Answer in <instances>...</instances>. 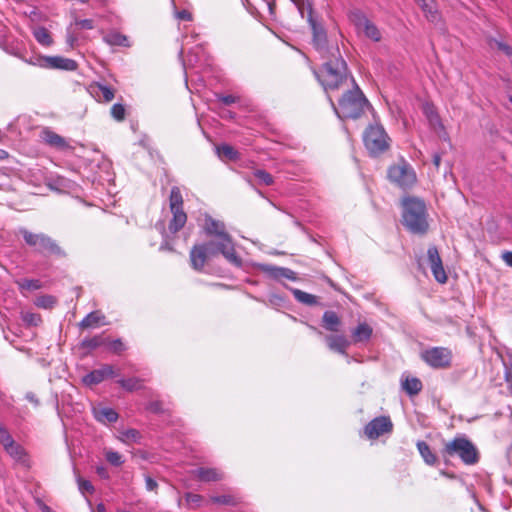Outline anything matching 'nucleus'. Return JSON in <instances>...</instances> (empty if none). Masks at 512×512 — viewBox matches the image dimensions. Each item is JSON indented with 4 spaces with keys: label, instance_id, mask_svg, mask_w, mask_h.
<instances>
[{
    "label": "nucleus",
    "instance_id": "obj_1",
    "mask_svg": "<svg viewBox=\"0 0 512 512\" xmlns=\"http://www.w3.org/2000/svg\"><path fill=\"white\" fill-rule=\"evenodd\" d=\"M322 53L324 62L318 71H314V74L323 89L329 92L348 87L352 77L349 75L347 63L339 47L337 45L327 47Z\"/></svg>",
    "mask_w": 512,
    "mask_h": 512
},
{
    "label": "nucleus",
    "instance_id": "obj_2",
    "mask_svg": "<svg viewBox=\"0 0 512 512\" xmlns=\"http://www.w3.org/2000/svg\"><path fill=\"white\" fill-rule=\"evenodd\" d=\"M402 224L412 234L423 236L429 230V214L423 199L406 196L401 201Z\"/></svg>",
    "mask_w": 512,
    "mask_h": 512
},
{
    "label": "nucleus",
    "instance_id": "obj_3",
    "mask_svg": "<svg viewBox=\"0 0 512 512\" xmlns=\"http://www.w3.org/2000/svg\"><path fill=\"white\" fill-rule=\"evenodd\" d=\"M204 231L206 236L212 238L208 243L220 250L221 255L235 267L242 266V259L235 251L232 237L227 233L226 226L222 221L216 220L211 216L205 217Z\"/></svg>",
    "mask_w": 512,
    "mask_h": 512
},
{
    "label": "nucleus",
    "instance_id": "obj_4",
    "mask_svg": "<svg viewBox=\"0 0 512 512\" xmlns=\"http://www.w3.org/2000/svg\"><path fill=\"white\" fill-rule=\"evenodd\" d=\"M352 89H348L338 101V107L335 106L331 98L329 101L334 108L336 115L341 119H357L370 106L367 98L351 78Z\"/></svg>",
    "mask_w": 512,
    "mask_h": 512
},
{
    "label": "nucleus",
    "instance_id": "obj_5",
    "mask_svg": "<svg viewBox=\"0 0 512 512\" xmlns=\"http://www.w3.org/2000/svg\"><path fill=\"white\" fill-rule=\"evenodd\" d=\"M363 143L370 156L378 157L389 150L391 138L381 124L375 123L364 130Z\"/></svg>",
    "mask_w": 512,
    "mask_h": 512
},
{
    "label": "nucleus",
    "instance_id": "obj_6",
    "mask_svg": "<svg viewBox=\"0 0 512 512\" xmlns=\"http://www.w3.org/2000/svg\"><path fill=\"white\" fill-rule=\"evenodd\" d=\"M443 455L458 456L466 465H475L479 461V452L476 446L466 436L455 437L446 443L443 448Z\"/></svg>",
    "mask_w": 512,
    "mask_h": 512
},
{
    "label": "nucleus",
    "instance_id": "obj_7",
    "mask_svg": "<svg viewBox=\"0 0 512 512\" xmlns=\"http://www.w3.org/2000/svg\"><path fill=\"white\" fill-rule=\"evenodd\" d=\"M19 233L22 235L25 243L33 247L36 252L49 253L60 257L65 256V252L48 235L44 233H33L26 228H20Z\"/></svg>",
    "mask_w": 512,
    "mask_h": 512
},
{
    "label": "nucleus",
    "instance_id": "obj_8",
    "mask_svg": "<svg viewBox=\"0 0 512 512\" xmlns=\"http://www.w3.org/2000/svg\"><path fill=\"white\" fill-rule=\"evenodd\" d=\"M420 358L433 369H448L452 365L453 353L448 347H429L421 351Z\"/></svg>",
    "mask_w": 512,
    "mask_h": 512
},
{
    "label": "nucleus",
    "instance_id": "obj_9",
    "mask_svg": "<svg viewBox=\"0 0 512 512\" xmlns=\"http://www.w3.org/2000/svg\"><path fill=\"white\" fill-rule=\"evenodd\" d=\"M169 206L173 216L169 222L168 229L170 233L176 234L187 222V215L183 210V197L177 186L171 188Z\"/></svg>",
    "mask_w": 512,
    "mask_h": 512
},
{
    "label": "nucleus",
    "instance_id": "obj_10",
    "mask_svg": "<svg viewBox=\"0 0 512 512\" xmlns=\"http://www.w3.org/2000/svg\"><path fill=\"white\" fill-rule=\"evenodd\" d=\"M348 18L358 33H363L365 37L374 42L381 41V31L360 9H353L349 11Z\"/></svg>",
    "mask_w": 512,
    "mask_h": 512
},
{
    "label": "nucleus",
    "instance_id": "obj_11",
    "mask_svg": "<svg viewBox=\"0 0 512 512\" xmlns=\"http://www.w3.org/2000/svg\"><path fill=\"white\" fill-rule=\"evenodd\" d=\"M388 178L402 189L410 188L416 182L415 171L406 161L391 166L388 169Z\"/></svg>",
    "mask_w": 512,
    "mask_h": 512
},
{
    "label": "nucleus",
    "instance_id": "obj_12",
    "mask_svg": "<svg viewBox=\"0 0 512 512\" xmlns=\"http://www.w3.org/2000/svg\"><path fill=\"white\" fill-rule=\"evenodd\" d=\"M220 253L214 244L208 242L194 245L190 251V262L193 269L201 271L208 257L216 256Z\"/></svg>",
    "mask_w": 512,
    "mask_h": 512
},
{
    "label": "nucleus",
    "instance_id": "obj_13",
    "mask_svg": "<svg viewBox=\"0 0 512 512\" xmlns=\"http://www.w3.org/2000/svg\"><path fill=\"white\" fill-rule=\"evenodd\" d=\"M393 424L389 417L379 416L371 420L364 428L365 435L370 439H376L381 435L391 432Z\"/></svg>",
    "mask_w": 512,
    "mask_h": 512
},
{
    "label": "nucleus",
    "instance_id": "obj_14",
    "mask_svg": "<svg viewBox=\"0 0 512 512\" xmlns=\"http://www.w3.org/2000/svg\"><path fill=\"white\" fill-rule=\"evenodd\" d=\"M309 23V26L312 30L313 34V43L318 50H323V52L327 49L325 48L327 42V34L326 30L323 27L321 21L313 14L309 17L305 18Z\"/></svg>",
    "mask_w": 512,
    "mask_h": 512
},
{
    "label": "nucleus",
    "instance_id": "obj_15",
    "mask_svg": "<svg viewBox=\"0 0 512 512\" xmlns=\"http://www.w3.org/2000/svg\"><path fill=\"white\" fill-rule=\"evenodd\" d=\"M427 256L434 278L439 283H445L447 281V275L444 270L442 260L436 246H430L428 248Z\"/></svg>",
    "mask_w": 512,
    "mask_h": 512
},
{
    "label": "nucleus",
    "instance_id": "obj_16",
    "mask_svg": "<svg viewBox=\"0 0 512 512\" xmlns=\"http://www.w3.org/2000/svg\"><path fill=\"white\" fill-rule=\"evenodd\" d=\"M115 371L112 365L104 364L98 369H94L82 377V382L86 386H93L103 382L105 379L113 377Z\"/></svg>",
    "mask_w": 512,
    "mask_h": 512
},
{
    "label": "nucleus",
    "instance_id": "obj_17",
    "mask_svg": "<svg viewBox=\"0 0 512 512\" xmlns=\"http://www.w3.org/2000/svg\"><path fill=\"white\" fill-rule=\"evenodd\" d=\"M261 270L274 280H280L281 278H285L290 281L298 280L297 273L290 268L264 264L261 265Z\"/></svg>",
    "mask_w": 512,
    "mask_h": 512
},
{
    "label": "nucleus",
    "instance_id": "obj_18",
    "mask_svg": "<svg viewBox=\"0 0 512 512\" xmlns=\"http://www.w3.org/2000/svg\"><path fill=\"white\" fill-rule=\"evenodd\" d=\"M423 113L427 118L430 127L437 133L444 131V125L441 118L436 111V108L431 103H425L423 106Z\"/></svg>",
    "mask_w": 512,
    "mask_h": 512
},
{
    "label": "nucleus",
    "instance_id": "obj_19",
    "mask_svg": "<svg viewBox=\"0 0 512 512\" xmlns=\"http://www.w3.org/2000/svg\"><path fill=\"white\" fill-rule=\"evenodd\" d=\"M195 477L202 482H217L224 478V473L217 468L200 467L194 471Z\"/></svg>",
    "mask_w": 512,
    "mask_h": 512
},
{
    "label": "nucleus",
    "instance_id": "obj_20",
    "mask_svg": "<svg viewBox=\"0 0 512 512\" xmlns=\"http://www.w3.org/2000/svg\"><path fill=\"white\" fill-rule=\"evenodd\" d=\"M325 341L330 350L348 357L346 349L350 342L343 335H327Z\"/></svg>",
    "mask_w": 512,
    "mask_h": 512
},
{
    "label": "nucleus",
    "instance_id": "obj_21",
    "mask_svg": "<svg viewBox=\"0 0 512 512\" xmlns=\"http://www.w3.org/2000/svg\"><path fill=\"white\" fill-rule=\"evenodd\" d=\"M42 138L47 145L58 150H66L70 148V145L66 139L52 130L45 129L42 132Z\"/></svg>",
    "mask_w": 512,
    "mask_h": 512
},
{
    "label": "nucleus",
    "instance_id": "obj_22",
    "mask_svg": "<svg viewBox=\"0 0 512 512\" xmlns=\"http://www.w3.org/2000/svg\"><path fill=\"white\" fill-rule=\"evenodd\" d=\"M47 69H59L65 71H74L77 69V63L73 59L61 56H49Z\"/></svg>",
    "mask_w": 512,
    "mask_h": 512
},
{
    "label": "nucleus",
    "instance_id": "obj_23",
    "mask_svg": "<svg viewBox=\"0 0 512 512\" xmlns=\"http://www.w3.org/2000/svg\"><path fill=\"white\" fill-rule=\"evenodd\" d=\"M6 453L13 458L16 462L27 466L29 463L28 455L25 449L15 441L10 443L8 446L4 448Z\"/></svg>",
    "mask_w": 512,
    "mask_h": 512
},
{
    "label": "nucleus",
    "instance_id": "obj_24",
    "mask_svg": "<svg viewBox=\"0 0 512 512\" xmlns=\"http://www.w3.org/2000/svg\"><path fill=\"white\" fill-rule=\"evenodd\" d=\"M402 389L409 395L415 396L420 393L423 388L422 382L417 377L402 376L401 378Z\"/></svg>",
    "mask_w": 512,
    "mask_h": 512
},
{
    "label": "nucleus",
    "instance_id": "obj_25",
    "mask_svg": "<svg viewBox=\"0 0 512 512\" xmlns=\"http://www.w3.org/2000/svg\"><path fill=\"white\" fill-rule=\"evenodd\" d=\"M283 286L293 294L294 298L298 302H300L304 305H307V306H315L318 304L317 296L307 293L305 291H302L300 289L290 287L289 285H287L285 283L283 284Z\"/></svg>",
    "mask_w": 512,
    "mask_h": 512
},
{
    "label": "nucleus",
    "instance_id": "obj_26",
    "mask_svg": "<svg viewBox=\"0 0 512 512\" xmlns=\"http://www.w3.org/2000/svg\"><path fill=\"white\" fill-rule=\"evenodd\" d=\"M91 88L94 97H96L98 101L110 102L115 96L114 89L105 84L96 83L92 85Z\"/></svg>",
    "mask_w": 512,
    "mask_h": 512
},
{
    "label": "nucleus",
    "instance_id": "obj_27",
    "mask_svg": "<svg viewBox=\"0 0 512 512\" xmlns=\"http://www.w3.org/2000/svg\"><path fill=\"white\" fill-rule=\"evenodd\" d=\"M94 417L97 421L106 424L114 423L118 420V413L109 407H99L93 409Z\"/></svg>",
    "mask_w": 512,
    "mask_h": 512
},
{
    "label": "nucleus",
    "instance_id": "obj_28",
    "mask_svg": "<svg viewBox=\"0 0 512 512\" xmlns=\"http://www.w3.org/2000/svg\"><path fill=\"white\" fill-rule=\"evenodd\" d=\"M105 316L99 311H92L87 314L79 323L82 329L94 328L99 325H105Z\"/></svg>",
    "mask_w": 512,
    "mask_h": 512
},
{
    "label": "nucleus",
    "instance_id": "obj_29",
    "mask_svg": "<svg viewBox=\"0 0 512 512\" xmlns=\"http://www.w3.org/2000/svg\"><path fill=\"white\" fill-rule=\"evenodd\" d=\"M373 330L367 323H360L352 331V339L354 343L367 342L372 336Z\"/></svg>",
    "mask_w": 512,
    "mask_h": 512
},
{
    "label": "nucleus",
    "instance_id": "obj_30",
    "mask_svg": "<svg viewBox=\"0 0 512 512\" xmlns=\"http://www.w3.org/2000/svg\"><path fill=\"white\" fill-rule=\"evenodd\" d=\"M323 327L331 332H337L341 324L340 318L336 312L328 310L322 316Z\"/></svg>",
    "mask_w": 512,
    "mask_h": 512
},
{
    "label": "nucleus",
    "instance_id": "obj_31",
    "mask_svg": "<svg viewBox=\"0 0 512 512\" xmlns=\"http://www.w3.org/2000/svg\"><path fill=\"white\" fill-rule=\"evenodd\" d=\"M119 439L125 444H141L142 434L137 429H125L120 432Z\"/></svg>",
    "mask_w": 512,
    "mask_h": 512
},
{
    "label": "nucleus",
    "instance_id": "obj_32",
    "mask_svg": "<svg viewBox=\"0 0 512 512\" xmlns=\"http://www.w3.org/2000/svg\"><path fill=\"white\" fill-rule=\"evenodd\" d=\"M33 36L36 39V41L44 47H49L53 44L51 34L45 27H36L33 30Z\"/></svg>",
    "mask_w": 512,
    "mask_h": 512
},
{
    "label": "nucleus",
    "instance_id": "obj_33",
    "mask_svg": "<svg viewBox=\"0 0 512 512\" xmlns=\"http://www.w3.org/2000/svg\"><path fill=\"white\" fill-rule=\"evenodd\" d=\"M104 41L111 46H129L128 38L117 31H112L106 34L104 36Z\"/></svg>",
    "mask_w": 512,
    "mask_h": 512
},
{
    "label": "nucleus",
    "instance_id": "obj_34",
    "mask_svg": "<svg viewBox=\"0 0 512 512\" xmlns=\"http://www.w3.org/2000/svg\"><path fill=\"white\" fill-rule=\"evenodd\" d=\"M416 446L425 463L428 465H434L437 458L431 451L429 445L425 441H418Z\"/></svg>",
    "mask_w": 512,
    "mask_h": 512
},
{
    "label": "nucleus",
    "instance_id": "obj_35",
    "mask_svg": "<svg viewBox=\"0 0 512 512\" xmlns=\"http://www.w3.org/2000/svg\"><path fill=\"white\" fill-rule=\"evenodd\" d=\"M420 6L422 11L426 14L427 18L435 21L437 18V11L435 9L434 0H415Z\"/></svg>",
    "mask_w": 512,
    "mask_h": 512
},
{
    "label": "nucleus",
    "instance_id": "obj_36",
    "mask_svg": "<svg viewBox=\"0 0 512 512\" xmlns=\"http://www.w3.org/2000/svg\"><path fill=\"white\" fill-rule=\"evenodd\" d=\"M20 317L24 324L29 327H37L42 322L40 314L31 311H21Z\"/></svg>",
    "mask_w": 512,
    "mask_h": 512
},
{
    "label": "nucleus",
    "instance_id": "obj_37",
    "mask_svg": "<svg viewBox=\"0 0 512 512\" xmlns=\"http://www.w3.org/2000/svg\"><path fill=\"white\" fill-rule=\"evenodd\" d=\"M295 6L297 7L301 17L303 19L309 17L314 14L312 1L311 0H291Z\"/></svg>",
    "mask_w": 512,
    "mask_h": 512
},
{
    "label": "nucleus",
    "instance_id": "obj_38",
    "mask_svg": "<svg viewBox=\"0 0 512 512\" xmlns=\"http://www.w3.org/2000/svg\"><path fill=\"white\" fill-rule=\"evenodd\" d=\"M74 473L76 475V482L78 485V489L82 495L90 494L92 495L95 492V488L89 480L83 479L79 474H77L76 469H74Z\"/></svg>",
    "mask_w": 512,
    "mask_h": 512
},
{
    "label": "nucleus",
    "instance_id": "obj_39",
    "mask_svg": "<svg viewBox=\"0 0 512 512\" xmlns=\"http://www.w3.org/2000/svg\"><path fill=\"white\" fill-rule=\"evenodd\" d=\"M219 157H224L228 160L235 161L239 158V153L231 145L223 144L217 147Z\"/></svg>",
    "mask_w": 512,
    "mask_h": 512
},
{
    "label": "nucleus",
    "instance_id": "obj_40",
    "mask_svg": "<svg viewBox=\"0 0 512 512\" xmlns=\"http://www.w3.org/2000/svg\"><path fill=\"white\" fill-rule=\"evenodd\" d=\"M118 384L127 391H135L142 388V381L139 378L119 379Z\"/></svg>",
    "mask_w": 512,
    "mask_h": 512
},
{
    "label": "nucleus",
    "instance_id": "obj_41",
    "mask_svg": "<svg viewBox=\"0 0 512 512\" xmlns=\"http://www.w3.org/2000/svg\"><path fill=\"white\" fill-rule=\"evenodd\" d=\"M104 344V339L102 338L101 335H96V336H93V337H90V338H85L81 341L80 343V346L81 348H86V349H89V350H94L98 347H100L101 345Z\"/></svg>",
    "mask_w": 512,
    "mask_h": 512
},
{
    "label": "nucleus",
    "instance_id": "obj_42",
    "mask_svg": "<svg viewBox=\"0 0 512 512\" xmlns=\"http://www.w3.org/2000/svg\"><path fill=\"white\" fill-rule=\"evenodd\" d=\"M16 283L21 291H23V290L33 291V290H38L41 288V282L38 279L25 278V279L16 281Z\"/></svg>",
    "mask_w": 512,
    "mask_h": 512
},
{
    "label": "nucleus",
    "instance_id": "obj_43",
    "mask_svg": "<svg viewBox=\"0 0 512 512\" xmlns=\"http://www.w3.org/2000/svg\"><path fill=\"white\" fill-rule=\"evenodd\" d=\"M35 305L44 309H51L56 304V298L51 295H42L36 298Z\"/></svg>",
    "mask_w": 512,
    "mask_h": 512
},
{
    "label": "nucleus",
    "instance_id": "obj_44",
    "mask_svg": "<svg viewBox=\"0 0 512 512\" xmlns=\"http://www.w3.org/2000/svg\"><path fill=\"white\" fill-rule=\"evenodd\" d=\"M48 57L49 56L37 55V56H32L30 58H24V57H20V58L25 63H27L29 65H33V66H37V67H40V68L47 69Z\"/></svg>",
    "mask_w": 512,
    "mask_h": 512
},
{
    "label": "nucleus",
    "instance_id": "obj_45",
    "mask_svg": "<svg viewBox=\"0 0 512 512\" xmlns=\"http://www.w3.org/2000/svg\"><path fill=\"white\" fill-rule=\"evenodd\" d=\"M210 500L216 504L235 506L238 500L232 495L211 496Z\"/></svg>",
    "mask_w": 512,
    "mask_h": 512
},
{
    "label": "nucleus",
    "instance_id": "obj_46",
    "mask_svg": "<svg viewBox=\"0 0 512 512\" xmlns=\"http://www.w3.org/2000/svg\"><path fill=\"white\" fill-rule=\"evenodd\" d=\"M73 17V22L70 24H73V26H77L80 29L84 30H92L95 28V23L92 19H78L76 16Z\"/></svg>",
    "mask_w": 512,
    "mask_h": 512
},
{
    "label": "nucleus",
    "instance_id": "obj_47",
    "mask_svg": "<svg viewBox=\"0 0 512 512\" xmlns=\"http://www.w3.org/2000/svg\"><path fill=\"white\" fill-rule=\"evenodd\" d=\"M106 460L113 466H121L124 463L122 455L116 451H107L105 453Z\"/></svg>",
    "mask_w": 512,
    "mask_h": 512
},
{
    "label": "nucleus",
    "instance_id": "obj_48",
    "mask_svg": "<svg viewBox=\"0 0 512 512\" xmlns=\"http://www.w3.org/2000/svg\"><path fill=\"white\" fill-rule=\"evenodd\" d=\"M254 176L260 181V183L270 186L274 183V179L271 174L267 171L258 169L254 172Z\"/></svg>",
    "mask_w": 512,
    "mask_h": 512
},
{
    "label": "nucleus",
    "instance_id": "obj_49",
    "mask_svg": "<svg viewBox=\"0 0 512 512\" xmlns=\"http://www.w3.org/2000/svg\"><path fill=\"white\" fill-rule=\"evenodd\" d=\"M110 112L116 121H123L125 119V107L120 103L113 104Z\"/></svg>",
    "mask_w": 512,
    "mask_h": 512
},
{
    "label": "nucleus",
    "instance_id": "obj_50",
    "mask_svg": "<svg viewBox=\"0 0 512 512\" xmlns=\"http://www.w3.org/2000/svg\"><path fill=\"white\" fill-rule=\"evenodd\" d=\"M77 42L78 37L73 30V24H70L66 28V43L69 46V48L73 49L77 45Z\"/></svg>",
    "mask_w": 512,
    "mask_h": 512
},
{
    "label": "nucleus",
    "instance_id": "obj_51",
    "mask_svg": "<svg viewBox=\"0 0 512 512\" xmlns=\"http://www.w3.org/2000/svg\"><path fill=\"white\" fill-rule=\"evenodd\" d=\"M14 439L8 432V430L0 423V444L5 448L10 443H12Z\"/></svg>",
    "mask_w": 512,
    "mask_h": 512
},
{
    "label": "nucleus",
    "instance_id": "obj_52",
    "mask_svg": "<svg viewBox=\"0 0 512 512\" xmlns=\"http://www.w3.org/2000/svg\"><path fill=\"white\" fill-rule=\"evenodd\" d=\"M491 46H495L497 49L501 50L504 54H506L509 57H512V47L508 44L498 41L496 39H492L490 41Z\"/></svg>",
    "mask_w": 512,
    "mask_h": 512
},
{
    "label": "nucleus",
    "instance_id": "obj_53",
    "mask_svg": "<svg viewBox=\"0 0 512 512\" xmlns=\"http://www.w3.org/2000/svg\"><path fill=\"white\" fill-rule=\"evenodd\" d=\"M185 500L188 504H193L198 507L201 505L203 497L199 494H194V493L189 492V493L185 494Z\"/></svg>",
    "mask_w": 512,
    "mask_h": 512
},
{
    "label": "nucleus",
    "instance_id": "obj_54",
    "mask_svg": "<svg viewBox=\"0 0 512 512\" xmlns=\"http://www.w3.org/2000/svg\"><path fill=\"white\" fill-rule=\"evenodd\" d=\"M268 301L273 306H282L285 303V298L279 294L272 293L269 295Z\"/></svg>",
    "mask_w": 512,
    "mask_h": 512
},
{
    "label": "nucleus",
    "instance_id": "obj_55",
    "mask_svg": "<svg viewBox=\"0 0 512 512\" xmlns=\"http://www.w3.org/2000/svg\"><path fill=\"white\" fill-rule=\"evenodd\" d=\"M146 408L148 411L155 414L163 412L162 403L160 401H151L150 403H148Z\"/></svg>",
    "mask_w": 512,
    "mask_h": 512
},
{
    "label": "nucleus",
    "instance_id": "obj_56",
    "mask_svg": "<svg viewBox=\"0 0 512 512\" xmlns=\"http://www.w3.org/2000/svg\"><path fill=\"white\" fill-rule=\"evenodd\" d=\"M175 17L178 20L182 21H191L192 20V14L188 10H181V11H175Z\"/></svg>",
    "mask_w": 512,
    "mask_h": 512
},
{
    "label": "nucleus",
    "instance_id": "obj_57",
    "mask_svg": "<svg viewBox=\"0 0 512 512\" xmlns=\"http://www.w3.org/2000/svg\"><path fill=\"white\" fill-rule=\"evenodd\" d=\"M110 348L113 352L120 353L124 350V344L120 339H116L110 343Z\"/></svg>",
    "mask_w": 512,
    "mask_h": 512
},
{
    "label": "nucleus",
    "instance_id": "obj_58",
    "mask_svg": "<svg viewBox=\"0 0 512 512\" xmlns=\"http://www.w3.org/2000/svg\"><path fill=\"white\" fill-rule=\"evenodd\" d=\"M198 50H201L203 51V47L201 45L199 46H196L194 49H192L191 51H189V54H188V61L190 64L192 63H197L198 62V58L196 56V53Z\"/></svg>",
    "mask_w": 512,
    "mask_h": 512
},
{
    "label": "nucleus",
    "instance_id": "obj_59",
    "mask_svg": "<svg viewBox=\"0 0 512 512\" xmlns=\"http://www.w3.org/2000/svg\"><path fill=\"white\" fill-rule=\"evenodd\" d=\"M145 484H146V489L148 491H155L158 487L156 480H154L152 477H150L148 475L145 476Z\"/></svg>",
    "mask_w": 512,
    "mask_h": 512
},
{
    "label": "nucleus",
    "instance_id": "obj_60",
    "mask_svg": "<svg viewBox=\"0 0 512 512\" xmlns=\"http://www.w3.org/2000/svg\"><path fill=\"white\" fill-rule=\"evenodd\" d=\"M236 97L233 95H220L218 96V100L221 101L225 105H231L236 102Z\"/></svg>",
    "mask_w": 512,
    "mask_h": 512
},
{
    "label": "nucleus",
    "instance_id": "obj_61",
    "mask_svg": "<svg viewBox=\"0 0 512 512\" xmlns=\"http://www.w3.org/2000/svg\"><path fill=\"white\" fill-rule=\"evenodd\" d=\"M96 473L102 479H109V477H110V474H109L107 468L104 466H97Z\"/></svg>",
    "mask_w": 512,
    "mask_h": 512
},
{
    "label": "nucleus",
    "instance_id": "obj_62",
    "mask_svg": "<svg viewBox=\"0 0 512 512\" xmlns=\"http://www.w3.org/2000/svg\"><path fill=\"white\" fill-rule=\"evenodd\" d=\"M502 260L506 265L512 267V251H504L501 255Z\"/></svg>",
    "mask_w": 512,
    "mask_h": 512
},
{
    "label": "nucleus",
    "instance_id": "obj_63",
    "mask_svg": "<svg viewBox=\"0 0 512 512\" xmlns=\"http://www.w3.org/2000/svg\"><path fill=\"white\" fill-rule=\"evenodd\" d=\"M25 398L31 402L32 404H34V406H38L40 403H39V400L38 398L36 397V395L33 393V392H28L26 393L25 395Z\"/></svg>",
    "mask_w": 512,
    "mask_h": 512
},
{
    "label": "nucleus",
    "instance_id": "obj_64",
    "mask_svg": "<svg viewBox=\"0 0 512 512\" xmlns=\"http://www.w3.org/2000/svg\"><path fill=\"white\" fill-rule=\"evenodd\" d=\"M160 250L173 251L172 246L170 245L169 241L166 238V235H164V241L160 245Z\"/></svg>",
    "mask_w": 512,
    "mask_h": 512
}]
</instances>
